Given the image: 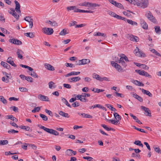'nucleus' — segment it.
<instances>
[{
	"instance_id": "c03bdc74",
	"label": "nucleus",
	"mask_w": 161,
	"mask_h": 161,
	"mask_svg": "<svg viewBox=\"0 0 161 161\" xmlns=\"http://www.w3.org/2000/svg\"><path fill=\"white\" fill-rule=\"evenodd\" d=\"M135 72L138 74L139 75H143V73H144V70H142L141 71L139 69H136L135 70Z\"/></svg>"
},
{
	"instance_id": "6e6552de",
	"label": "nucleus",
	"mask_w": 161,
	"mask_h": 161,
	"mask_svg": "<svg viewBox=\"0 0 161 161\" xmlns=\"http://www.w3.org/2000/svg\"><path fill=\"white\" fill-rule=\"evenodd\" d=\"M141 108L142 109L145 111V114L146 116H151V111L149 110V108L143 106H142Z\"/></svg>"
},
{
	"instance_id": "412c9836",
	"label": "nucleus",
	"mask_w": 161,
	"mask_h": 161,
	"mask_svg": "<svg viewBox=\"0 0 161 161\" xmlns=\"http://www.w3.org/2000/svg\"><path fill=\"white\" fill-rule=\"evenodd\" d=\"M130 115L133 118V119L135 120L136 121L140 124H142V123L139 120L138 118L135 116L133 115L131 113H130Z\"/></svg>"
},
{
	"instance_id": "6e6d98bb",
	"label": "nucleus",
	"mask_w": 161,
	"mask_h": 161,
	"mask_svg": "<svg viewBox=\"0 0 161 161\" xmlns=\"http://www.w3.org/2000/svg\"><path fill=\"white\" fill-rule=\"evenodd\" d=\"M25 80L27 81H29L31 82H32L33 80V78L31 77L30 76H26V78H25Z\"/></svg>"
},
{
	"instance_id": "49530a36",
	"label": "nucleus",
	"mask_w": 161,
	"mask_h": 161,
	"mask_svg": "<svg viewBox=\"0 0 161 161\" xmlns=\"http://www.w3.org/2000/svg\"><path fill=\"white\" fill-rule=\"evenodd\" d=\"M24 19L25 20L28 22H29L30 21V22L31 21H33V19L31 18V17L29 16H27L25 17L24 18Z\"/></svg>"
},
{
	"instance_id": "69168bd1",
	"label": "nucleus",
	"mask_w": 161,
	"mask_h": 161,
	"mask_svg": "<svg viewBox=\"0 0 161 161\" xmlns=\"http://www.w3.org/2000/svg\"><path fill=\"white\" fill-rule=\"evenodd\" d=\"M123 13L124 15L127 17H130L131 16V14L130 13H128L127 11H123Z\"/></svg>"
},
{
	"instance_id": "c756f323",
	"label": "nucleus",
	"mask_w": 161,
	"mask_h": 161,
	"mask_svg": "<svg viewBox=\"0 0 161 161\" xmlns=\"http://www.w3.org/2000/svg\"><path fill=\"white\" fill-rule=\"evenodd\" d=\"M133 97L137 99L138 100H139V101H140L141 102H142L143 101L142 98V97H141L140 96L137 95L136 93L134 94H133Z\"/></svg>"
},
{
	"instance_id": "09e8293b",
	"label": "nucleus",
	"mask_w": 161,
	"mask_h": 161,
	"mask_svg": "<svg viewBox=\"0 0 161 161\" xmlns=\"http://www.w3.org/2000/svg\"><path fill=\"white\" fill-rule=\"evenodd\" d=\"M65 65L67 67H69L71 68H74L75 67V65L71 63H66Z\"/></svg>"
},
{
	"instance_id": "20e7f679",
	"label": "nucleus",
	"mask_w": 161,
	"mask_h": 161,
	"mask_svg": "<svg viewBox=\"0 0 161 161\" xmlns=\"http://www.w3.org/2000/svg\"><path fill=\"white\" fill-rule=\"evenodd\" d=\"M134 52L136 55L139 57H144L146 56L145 54L142 51L140 50L137 47L136 48Z\"/></svg>"
},
{
	"instance_id": "9b49d317",
	"label": "nucleus",
	"mask_w": 161,
	"mask_h": 161,
	"mask_svg": "<svg viewBox=\"0 0 161 161\" xmlns=\"http://www.w3.org/2000/svg\"><path fill=\"white\" fill-rule=\"evenodd\" d=\"M38 98L39 99L42 101H48L49 98L47 96L43 95L42 94H39L38 96Z\"/></svg>"
},
{
	"instance_id": "0eeeda50",
	"label": "nucleus",
	"mask_w": 161,
	"mask_h": 161,
	"mask_svg": "<svg viewBox=\"0 0 161 161\" xmlns=\"http://www.w3.org/2000/svg\"><path fill=\"white\" fill-rule=\"evenodd\" d=\"M9 41L11 43L17 45H20L22 44V42L20 41L15 38L10 39Z\"/></svg>"
},
{
	"instance_id": "a18cd8bd",
	"label": "nucleus",
	"mask_w": 161,
	"mask_h": 161,
	"mask_svg": "<svg viewBox=\"0 0 161 161\" xmlns=\"http://www.w3.org/2000/svg\"><path fill=\"white\" fill-rule=\"evenodd\" d=\"M41 107H35L32 110V113H34L36 112H38L40 109Z\"/></svg>"
},
{
	"instance_id": "a211bd4d",
	"label": "nucleus",
	"mask_w": 161,
	"mask_h": 161,
	"mask_svg": "<svg viewBox=\"0 0 161 161\" xmlns=\"http://www.w3.org/2000/svg\"><path fill=\"white\" fill-rule=\"evenodd\" d=\"M19 128L21 129L25 130L27 131H32V129H31L30 127L28 126L21 125L19 126Z\"/></svg>"
},
{
	"instance_id": "b1692460",
	"label": "nucleus",
	"mask_w": 161,
	"mask_h": 161,
	"mask_svg": "<svg viewBox=\"0 0 161 161\" xmlns=\"http://www.w3.org/2000/svg\"><path fill=\"white\" fill-rule=\"evenodd\" d=\"M59 114L61 116L69 118V117L68 114L64 113L62 111H59Z\"/></svg>"
},
{
	"instance_id": "338daca9",
	"label": "nucleus",
	"mask_w": 161,
	"mask_h": 161,
	"mask_svg": "<svg viewBox=\"0 0 161 161\" xmlns=\"http://www.w3.org/2000/svg\"><path fill=\"white\" fill-rule=\"evenodd\" d=\"M76 7L75 6H70V7H67V9L68 10H74Z\"/></svg>"
},
{
	"instance_id": "a878e982",
	"label": "nucleus",
	"mask_w": 161,
	"mask_h": 161,
	"mask_svg": "<svg viewBox=\"0 0 161 161\" xmlns=\"http://www.w3.org/2000/svg\"><path fill=\"white\" fill-rule=\"evenodd\" d=\"M24 34L26 36L31 38H32L35 37L34 34L32 32H28L25 33Z\"/></svg>"
},
{
	"instance_id": "393cba45",
	"label": "nucleus",
	"mask_w": 161,
	"mask_h": 161,
	"mask_svg": "<svg viewBox=\"0 0 161 161\" xmlns=\"http://www.w3.org/2000/svg\"><path fill=\"white\" fill-rule=\"evenodd\" d=\"M114 115L116 120H118V121H119L121 119V116H120L116 112H114Z\"/></svg>"
},
{
	"instance_id": "4be33fe9",
	"label": "nucleus",
	"mask_w": 161,
	"mask_h": 161,
	"mask_svg": "<svg viewBox=\"0 0 161 161\" xmlns=\"http://www.w3.org/2000/svg\"><path fill=\"white\" fill-rule=\"evenodd\" d=\"M1 64L3 67L8 69H9L10 68V66L7 63L3 61H2Z\"/></svg>"
},
{
	"instance_id": "de8ad7c7",
	"label": "nucleus",
	"mask_w": 161,
	"mask_h": 161,
	"mask_svg": "<svg viewBox=\"0 0 161 161\" xmlns=\"http://www.w3.org/2000/svg\"><path fill=\"white\" fill-rule=\"evenodd\" d=\"M47 22L49 23L52 26H56L57 25V23L55 21L52 22L50 20H49Z\"/></svg>"
},
{
	"instance_id": "5701e85b",
	"label": "nucleus",
	"mask_w": 161,
	"mask_h": 161,
	"mask_svg": "<svg viewBox=\"0 0 161 161\" xmlns=\"http://www.w3.org/2000/svg\"><path fill=\"white\" fill-rule=\"evenodd\" d=\"M142 92L144 94H146L149 97H151L152 96V94L148 91L142 89Z\"/></svg>"
},
{
	"instance_id": "bf43d9fd",
	"label": "nucleus",
	"mask_w": 161,
	"mask_h": 161,
	"mask_svg": "<svg viewBox=\"0 0 161 161\" xmlns=\"http://www.w3.org/2000/svg\"><path fill=\"white\" fill-rule=\"evenodd\" d=\"M13 16H14L17 20H18L19 17V15L17 14L15 12H14V14H11Z\"/></svg>"
},
{
	"instance_id": "ddd939ff",
	"label": "nucleus",
	"mask_w": 161,
	"mask_h": 161,
	"mask_svg": "<svg viewBox=\"0 0 161 161\" xmlns=\"http://www.w3.org/2000/svg\"><path fill=\"white\" fill-rule=\"evenodd\" d=\"M14 3L15 4V10L18 13H20L21 11L20 10V5L19 3V2L16 1L15 0L14 1Z\"/></svg>"
},
{
	"instance_id": "4c0bfd02",
	"label": "nucleus",
	"mask_w": 161,
	"mask_h": 161,
	"mask_svg": "<svg viewBox=\"0 0 161 161\" xmlns=\"http://www.w3.org/2000/svg\"><path fill=\"white\" fill-rule=\"evenodd\" d=\"M92 76L93 78L96 79L97 80H100L101 77L99 75L95 73H94L93 74Z\"/></svg>"
},
{
	"instance_id": "f03ea898",
	"label": "nucleus",
	"mask_w": 161,
	"mask_h": 161,
	"mask_svg": "<svg viewBox=\"0 0 161 161\" xmlns=\"http://www.w3.org/2000/svg\"><path fill=\"white\" fill-rule=\"evenodd\" d=\"M80 6H85L87 7H99L100 5L97 3H93L89 2H85L79 4Z\"/></svg>"
},
{
	"instance_id": "8fccbe9b",
	"label": "nucleus",
	"mask_w": 161,
	"mask_h": 161,
	"mask_svg": "<svg viewBox=\"0 0 161 161\" xmlns=\"http://www.w3.org/2000/svg\"><path fill=\"white\" fill-rule=\"evenodd\" d=\"M116 7L120 9H124V7L122 5V4L121 3H118L116 4Z\"/></svg>"
},
{
	"instance_id": "7ed1b4c3",
	"label": "nucleus",
	"mask_w": 161,
	"mask_h": 161,
	"mask_svg": "<svg viewBox=\"0 0 161 161\" xmlns=\"http://www.w3.org/2000/svg\"><path fill=\"white\" fill-rule=\"evenodd\" d=\"M42 32L47 35H51L54 32L53 29L51 28L44 27L42 29Z\"/></svg>"
},
{
	"instance_id": "72a5a7b5",
	"label": "nucleus",
	"mask_w": 161,
	"mask_h": 161,
	"mask_svg": "<svg viewBox=\"0 0 161 161\" xmlns=\"http://www.w3.org/2000/svg\"><path fill=\"white\" fill-rule=\"evenodd\" d=\"M49 87L50 89L55 88L56 86L54 85V83L52 81L48 83Z\"/></svg>"
},
{
	"instance_id": "423d86ee",
	"label": "nucleus",
	"mask_w": 161,
	"mask_h": 161,
	"mask_svg": "<svg viewBox=\"0 0 161 161\" xmlns=\"http://www.w3.org/2000/svg\"><path fill=\"white\" fill-rule=\"evenodd\" d=\"M90 62V60L89 59H83L82 60H78V62L76 64L77 65H84Z\"/></svg>"
},
{
	"instance_id": "58836bf2",
	"label": "nucleus",
	"mask_w": 161,
	"mask_h": 161,
	"mask_svg": "<svg viewBox=\"0 0 161 161\" xmlns=\"http://www.w3.org/2000/svg\"><path fill=\"white\" fill-rule=\"evenodd\" d=\"M31 71V72L29 73L30 75L36 78H38V75L35 72L33 71V70Z\"/></svg>"
},
{
	"instance_id": "f257e3e1",
	"label": "nucleus",
	"mask_w": 161,
	"mask_h": 161,
	"mask_svg": "<svg viewBox=\"0 0 161 161\" xmlns=\"http://www.w3.org/2000/svg\"><path fill=\"white\" fill-rule=\"evenodd\" d=\"M145 16L149 20L153 23H157L156 19L150 11L147 12L145 14Z\"/></svg>"
},
{
	"instance_id": "052dcab7",
	"label": "nucleus",
	"mask_w": 161,
	"mask_h": 161,
	"mask_svg": "<svg viewBox=\"0 0 161 161\" xmlns=\"http://www.w3.org/2000/svg\"><path fill=\"white\" fill-rule=\"evenodd\" d=\"M8 133L9 134H14L15 133H17L18 132V131L17 130H9L8 131Z\"/></svg>"
},
{
	"instance_id": "e2e57ef3",
	"label": "nucleus",
	"mask_w": 161,
	"mask_h": 161,
	"mask_svg": "<svg viewBox=\"0 0 161 161\" xmlns=\"http://www.w3.org/2000/svg\"><path fill=\"white\" fill-rule=\"evenodd\" d=\"M111 123L114 125H117L118 122H119L118 120L111 119Z\"/></svg>"
},
{
	"instance_id": "5fc2aeb1",
	"label": "nucleus",
	"mask_w": 161,
	"mask_h": 161,
	"mask_svg": "<svg viewBox=\"0 0 161 161\" xmlns=\"http://www.w3.org/2000/svg\"><path fill=\"white\" fill-rule=\"evenodd\" d=\"M45 112L51 116H53V114L51 111L47 109H45Z\"/></svg>"
},
{
	"instance_id": "2f4dec72",
	"label": "nucleus",
	"mask_w": 161,
	"mask_h": 161,
	"mask_svg": "<svg viewBox=\"0 0 161 161\" xmlns=\"http://www.w3.org/2000/svg\"><path fill=\"white\" fill-rule=\"evenodd\" d=\"M154 28L155 31L157 34H160L161 33V30L159 26H156Z\"/></svg>"
},
{
	"instance_id": "6ab92c4d",
	"label": "nucleus",
	"mask_w": 161,
	"mask_h": 161,
	"mask_svg": "<svg viewBox=\"0 0 161 161\" xmlns=\"http://www.w3.org/2000/svg\"><path fill=\"white\" fill-rule=\"evenodd\" d=\"M40 128L41 129L43 130H45L46 132H47L50 134H51L52 131L53 130V129L48 128H47L45 127L44 126H42V125L40 127Z\"/></svg>"
},
{
	"instance_id": "4d7b16f0",
	"label": "nucleus",
	"mask_w": 161,
	"mask_h": 161,
	"mask_svg": "<svg viewBox=\"0 0 161 161\" xmlns=\"http://www.w3.org/2000/svg\"><path fill=\"white\" fill-rule=\"evenodd\" d=\"M66 32L67 31L63 29L60 32L59 34L61 35L64 36L67 34Z\"/></svg>"
},
{
	"instance_id": "aec40b11",
	"label": "nucleus",
	"mask_w": 161,
	"mask_h": 161,
	"mask_svg": "<svg viewBox=\"0 0 161 161\" xmlns=\"http://www.w3.org/2000/svg\"><path fill=\"white\" fill-rule=\"evenodd\" d=\"M45 66L46 68L49 70L53 71L55 70L54 68L50 64H45Z\"/></svg>"
},
{
	"instance_id": "a19ab883",
	"label": "nucleus",
	"mask_w": 161,
	"mask_h": 161,
	"mask_svg": "<svg viewBox=\"0 0 161 161\" xmlns=\"http://www.w3.org/2000/svg\"><path fill=\"white\" fill-rule=\"evenodd\" d=\"M39 115L40 117L44 121H47V117L45 115L42 114H40Z\"/></svg>"
},
{
	"instance_id": "774afa93",
	"label": "nucleus",
	"mask_w": 161,
	"mask_h": 161,
	"mask_svg": "<svg viewBox=\"0 0 161 161\" xmlns=\"http://www.w3.org/2000/svg\"><path fill=\"white\" fill-rule=\"evenodd\" d=\"M143 75L149 78H151L152 77L151 75H149L147 72H146L145 71H144V73H143Z\"/></svg>"
},
{
	"instance_id": "13d9d810",
	"label": "nucleus",
	"mask_w": 161,
	"mask_h": 161,
	"mask_svg": "<svg viewBox=\"0 0 161 161\" xmlns=\"http://www.w3.org/2000/svg\"><path fill=\"white\" fill-rule=\"evenodd\" d=\"M114 96L116 97H124L123 95L121 93H119L117 92H115V94H114Z\"/></svg>"
},
{
	"instance_id": "39448f33",
	"label": "nucleus",
	"mask_w": 161,
	"mask_h": 161,
	"mask_svg": "<svg viewBox=\"0 0 161 161\" xmlns=\"http://www.w3.org/2000/svg\"><path fill=\"white\" fill-rule=\"evenodd\" d=\"M111 64L113 67L115 68L118 71L120 72L122 71L123 69L122 68L121 66L117 63L112 61L111 62Z\"/></svg>"
},
{
	"instance_id": "680f3d73",
	"label": "nucleus",
	"mask_w": 161,
	"mask_h": 161,
	"mask_svg": "<svg viewBox=\"0 0 161 161\" xmlns=\"http://www.w3.org/2000/svg\"><path fill=\"white\" fill-rule=\"evenodd\" d=\"M129 150L130 151L134 150L135 151V152L136 153H139L141 151L139 149H133L132 148H130Z\"/></svg>"
},
{
	"instance_id": "79ce46f5",
	"label": "nucleus",
	"mask_w": 161,
	"mask_h": 161,
	"mask_svg": "<svg viewBox=\"0 0 161 161\" xmlns=\"http://www.w3.org/2000/svg\"><path fill=\"white\" fill-rule=\"evenodd\" d=\"M82 96V95H80V97L79 100L82 102H86L88 101V100L85 97H83Z\"/></svg>"
},
{
	"instance_id": "7c9ffc66",
	"label": "nucleus",
	"mask_w": 161,
	"mask_h": 161,
	"mask_svg": "<svg viewBox=\"0 0 161 161\" xmlns=\"http://www.w3.org/2000/svg\"><path fill=\"white\" fill-rule=\"evenodd\" d=\"M81 115L84 118L89 119H92V115L87 114H86L85 113H81Z\"/></svg>"
},
{
	"instance_id": "9d476101",
	"label": "nucleus",
	"mask_w": 161,
	"mask_h": 161,
	"mask_svg": "<svg viewBox=\"0 0 161 161\" xmlns=\"http://www.w3.org/2000/svg\"><path fill=\"white\" fill-rule=\"evenodd\" d=\"M128 39L132 41L137 42L138 41V38L136 36L132 35H128L127 36Z\"/></svg>"
},
{
	"instance_id": "0e129e2a",
	"label": "nucleus",
	"mask_w": 161,
	"mask_h": 161,
	"mask_svg": "<svg viewBox=\"0 0 161 161\" xmlns=\"http://www.w3.org/2000/svg\"><path fill=\"white\" fill-rule=\"evenodd\" d=\"M103 80H106L107 81H109V80L108 79V78L106 77H100V80L101 81H102Z\"/></svg>"
},
{
	"instance_id": "2eb2a0df",
	"label": "nucleus",
	"mask_w": 161,
	"mask_h": 161,
	"mask_svg": "<svg viewBox=\"0 0 161 161\" xmlns=\"http://www.w3.org/2000/svg\"><path fill=\"white\" fill-rule=\"evenodd\" d=\"M125 60L124 59L123 56L120 58L119 59V63L120 64L124 67L126 66L127 64L124 61Z\"/></svg>"
},
{
	"instance_id": "cd10ccee",
	"label": "nucleus",
	"mask_w": 161,
	"mask_h": 161,
	"mask_svg": "<svg viewBox=\"0 0 161 161\" xmlns=\"http://www.w3.org/2000/svg\"><path fill=\"white\" fill-rule=\"evenodd\" d=\"M61 100L63 102L65 103L67 106L69 108H71V106L69 103L67 101L65 98L63 97L61 98Z\"/></svg>"
},
{
	"instance_id": "f704fd0d",
	"label": "nucleus",
	"mask_w": 161,
	"mask_h": 161,
	"mask_svg": "<svg viewBox=\"0 0 161 161\" xmlns=\"http://www.w3.org/2000/svg\"><path fill=\"white\" fill-rule=\"evenodd\" d=\"M8 141L6 140H0V145H7L8 143Z\"/></svg>"
},
{
	"instance_id": "4468645a",
	"label": "nucleus",
	"mask_w": 161,
	"mask_h": 161,
	"mask_svg": "<svg viewBox=\"0 0 161 161\" xmlns=\"http://www.w3.org/2000/svg\"><path fill=\"white\" fill-rule=\"evenodd\" d=\"M81 78L79 77H75L68 79L69 80L70 82H76L80 80Z\"/></svg>"
},
{
	"instance_id": "603ef678",
	"label": "nucleus",
	"mask_w": 161,
	"mask_h": 161,
	"mask_svg": "<svg viewBox=\"0 0 161 161\" xmlns=\"http://www.w3.org/2000/svg\"><path fill=\"white\" fill-rule=\"evenodd\" d=\"M72 106L74 107H78L80 106V103L78 102H75L72 104Z\"/></svg>"
},
{
	"instance_id": "dca6fc26",
	"label": "nucleus",
	"mask_w": 161,
	"mask_h": 161,
	"mask_svg": "<svg viewBox=\"0 0 161 161\" xmlns=\"http://www.w3.org/2000/svg\"><path fill=\"white\" fill-rule=\"evenodd\" d=\"M17 54L18 55V57L20 59H21L23 58V56L22 54L24 53L22 51L19 49H18L17 52H16Z\"/></svg>"
},
{
	"instance_id": "37998d69",
	"label": "nucleus",
	"mask_w": 161,
	"mask_h": 161,
	"mask_svg": "<svg viewBox=\"0 0 161 161\" xmlns=\"http://www.w3.org/2000/svg\"><path fill=\"white\" fill-rule=\"evenodd\" d=\"M0 99L1 101L4 104L7 103V100L2 96H0Z\"/></svg>"
},
{
	"instance_id": "473e14b6",
	"label": "nucleus",
	"mask_w": 161,
	"mask_h": 161,
	"mask_svg": "<svg viewBox=\"0 0 161 161\" xmlns=\"http://www.w3.org/2000/svg\"><path fill=\"white\" fill-rule=\"evenodd\" d=\"M127 22L129 24L131 25H137V23L135 21H132L131 19L127 20Z\"/></svg>"
},
{
	"instance_id": "f8f14e48",
	"label": "nucleus",
	"mask_w": 161,
	"mask_h": 161,
	"mask_svg": "<svg viewBox=\"0 0 161 161\" xmlns=\"http://www.w3.org/2000/svg\"><path fill=\"white\" fill-rule=\"evenodd\" d=\"M66 153L68 156H72L73 155H75L76 154V152L73 151L72 149H67L66 152Z\"/></svg>"
},
{
	"instance_id": "c85d7f7f",
	"label": "nucleus",
	"mask_w": 161,
	"mask_h": 161,
	"mask_svg": "<svg viewBox=\"0 0 161 161\" xmlns=\"http://www.w3.org/2000/svg\"><path fill=\"white\" fill-rule=\"evenodd\" d=\"M94 36H102L104 37H106L107 36L106 34L104 33H102L100 32H98L97 33H95L94 34Z\"/></svg>"
},
{
	"instance_id": "c9c22d12",
	"label": "nucleus",
	"mask_w": 161,
	"mask_h": 161,
	"mask_svg": "<svg viewBox=\"0 0 161 161\" xmlns=\"http://www.w3.org/2000/svg\"><path fill=\"white\" fill-rule=\"evenodd\" d=\"M134 143L137 145L140 146L142 147H143V145L140 141L138 140L134 142Z\"/></svg>"
},
{
	"instance_id": "f3484780",
	"label": "nucleus",
	"mask_w": 161,
	"mask_h": 161,
	"mask_svg": "<svg viewBox=\"0 0 161 161\" xmlns=\"http://www.w3.org/2000/svg\"><path fill=\"white\" fill-rule=\"evenodd\" d=\"M148 2L147 0H144V1L142 2V8H147L148 5Z\"/></svg>"
},
{
	"instance_id": "3c124183",
	"label": "nucleus",
	"mask_w": 161,
	"mask_h": 161,
	"mask_svg": "<svg viewBox=\"0 0 161 161\" xmlns=\"http://www.w3.org/2000/svg\"><path fill=\"white\" fill-rule=\"evenodd\" d=\"M19 90L22 92H26L28 91V89L25 87H21L19 88Z\"/></svg>"
},
{
	"instance_id": "e433bc0d",
	"label": "nucleus",
	"mask_w": 161,
	"mask_h": 161,
	"mask_svg": "<svg viewBox=\"0 0 161 161\" xmlns=\"http://www.w3.org/2000/svg\"><path fill=\"white\" fill-rule=\"evenodd\" d=\"M20 66L21 67L24 68H25L28 69L30 71H32L33 70V69L32 68H31L29 66H28L25 65H23L22 64H20Z\"/></svg>"
},
{
	"instance_id": "bb28decb",
	"label": "nucleus",
	"mask_w": 161,
	"mask_h": 161,
	"mask_svg": "<svg viewBox=\"0 0 161 161\" xmlns=\"http://www.w3.org/2000/svg\"><path fill=\"white\" fill-rule=\"evenodd\" d=\"M9 77L8 76L5 77H3L2 78V80L3 82L8 83L9 81Z\"/></svg>"
},
{
	"instance_id": "864d4df0",
	"label": "nucleus",
	"mask_w": 161,
	"mask_h": 161,
	"mask_svg": "<svg viewBox=\"0 0 161 161\" xmlns=\"http://www.w3.org/2000/svg\"><path fill=\"white\" fill-rule=\"evenodd\" d=\"M83 158L84 159H87L89 161H92L93 158L90 157H83Z\"/></svg>"
},
{
	"instance_id": "1a4fd4ad",
	"label": "nucleus",
	"mask_w": 161,
	"mask_h": 161,
	"mask_svg": "<svg viewBox=\"0 0 161 161\" xmlns=\"http://www.w3.org/2000/svg\"><path fill=\"white\" fill-rule=\"evenodd\" d=\"M140 21L141 25L142 27L145 30L147 29L148 25L145 20L143 19H140Z\"/></svg>"
},
{
	"instance_id": "ea45409f",
	"label": "nucleus",
	"mask_w": 161,
	"mask_h": 161,
	"mask_svg": "<svg viewBox=\"0 0 161 161\" xmlns=\"http://www.w3.org/2000/svg\"><path fill=\"white\" fill-rule=\"evenodd\" d=\"M101 126L107 131L113 130V128H108V127H107L106 125L104 124H102Z\"/></svg>"
}]
</instances>
